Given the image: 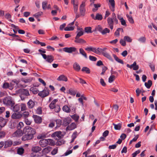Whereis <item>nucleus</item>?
<instances>
[{
    "mask_svg": "<svg viewBox=\"0 0 157 157\" xmlns=\"http://www.w3.org/2000/svg\"><path fill=\"white\" fill-rule=\"evenodd\" d=\"M36 133V130L30 126H26L23 130V135L21 140L23 141L30 140L34 137V135Z\"/></svg>",
    "mask_w": 157,
    "mask_h": 157,
    "instance_id": "nucleus-1",
    "label": "nucleus"
},
{
    "mask_svg": "<svg viewBox=\"0 0 157 157\" xmlns=\"http://www.w3.org/2000/svg\"><path fill=\"white\" fill-rule=\"evenodd\" d=\"M107 22L109 27L110 29L112 30L113 28L114 24H117L118 23V20L117 18L116 15L114 13H113L111 17H108L107 18Z\"/></svg>",
    "mask_w": 157,
    "mask_h": 157,
    "instance_id": "nucleus-2",
    "label": "nucleus"
},
{
    "mask_svg": "<svg viewBox=\"0 0 157 157\" xmlns=\"http://www.w3.org/2000/svg\"><path fill=\"white\" fill-rule=\"evenodd\" d=\"M3 102L4 104L9 105L10 107L15 104L14 102L12 100L11 98L9 97H6L4 98Z\"/></svg>",
    "mask_w": 157,
    "mask_h": 157,
    "instance_id": "nucleus-3",
    "label": "nucleus"
},
{
    "mask_svg": "<svg viewBox=\"0 0 157 157\" xmlns=\"http://www.w3.org/2000/svg\"><path fill=\"white\" fill-rule=\"evenodd\" d=\"M18 93L21 95L28 96L30 95L28 90L24 88H21L17 91Z\"/></svg>",
    "mask_w": 157,
    "mask_h": 157,
    "instance_id": "nucleus-4",
    "label": "nucleus"
},
{
    "mask_svg": "<svg viewBox=\"0 0 157 157\" xmlns=\"http://www.w3.org/2000/svg\"><path fill=\"white\" fill-rule=\"evenodd\" d=\"M49 94V90L46 89H44L42 91L38 93V95L42 98H44L48 96Z\"/></svg>",
    "mask_w": 157,
    "mask_h": 157,
    "instance_id": "nucleus-5",
    "label": "nucleus"
},
{
    "mask_svg": "<svg viewBox=\"0 0 157 157\" xmlns=\"http://www.w3.org/2000/svg\"><path fill=\"white\" fill-rule=\"evenodd\" d=\"M85 2H83L80 5L79 7V10L81 15L84 16L86 11L85 9Z\"/></svg>",
    "mask_w": 157,
    "mask_h": 157,
    "instance_id": "nucleus-6",
    "label": "nucleus"
},
{
    "mask_svg": "<svg viewBox=\"0 0 157 157\" xmlns=\"http://www.w3.org/2000/svg\"><path fill=\"white\" fill-rule=\"evenodd\" d=\"M63 50L66 52L70 53H72L73 52H76V48L74 47H65L63 48Z\"/></svg>",
    "mask_w": 157,
    "mask_h": 157,
    "instance_id": "nucleus-7",
    "label": "nucleus"
},
{
    "mask_svg": "<svg viewBox=\"0 0 157 157\" xmlns=\"http://www.w3.org/2000/svg\"><path fill=\"white\" fill-rule=\"evenodd\" d=\"M71 121V120L70 117H67L64 118L63 121V124H62L65 126H66L69 125V124H70Z\"/></svg>",
    "mask_w": 157,
    "mask_h": 157,
    "instance_id": "nucleus-8",
    "label": "nucleus"
},
{
    "mask_svg": "<svg viewBox=\"0 0 157 157\" xmlns=\"http://www.w3.org/2000/svg\"><path fill=\"white\" fill-rule=\"evenodd\" d=\"M39 143L41 147H44L48 145V141L47 139H43L40 140Z\"/></svg>",
    "mask_w": 157,
    "mask_h": 157,
    "instance_id": "nucleus-9",
    "label": "nucleus"
},
{
    "mask_svg": "<svg viewBox=\"0 0 157 157\" xmlns=\"http://www.w3.org/2000/svg\"><path fill=\"white\" fill-rule=\"evenodd\" d=\"M127 67L130 69H132V68H133V69L135 71L137 70L139 68L138 65H136V62H134L131 65L127 64Z\"/></svg>",
    "mask_w": 157,
    "mask_h": 157,
    "instance_id": "nucleus-10",
    "label": "nucleus"
},
{
    "mask_svg": "<svg viewBox=\"0 0 157 157\" xmlns=\"http://www.w3.org/2000/svg\"><path fill=\"white\" fill-rule=\"evenodd\" d=\"M35 122L37 124H40L42 121V119L40 117L36 115H33V116Z\"/></svg>",
    "mask_w": 157,
    "mask_h": 157,
    "instance_id": "nucleus-11",
    "label": "nucleus"
},
{
    "mask_svg": "<svg viewBox=\"0 0 157 157\" xmlns=\"http://www.w3.org/2000/svg\"><path fill=\"white\" fill-rule=\"evenodd\" d=\"M22 117V115L18 113H14L11 116V118L13 119H19Z\"/></svg>",
    "mask_w": 157,
    "mask_h": 157,
    "instance_id": "nucleus-12",
    "label": "nucleus"
},
{
    "mask_svg": "<svg viewBox=\"0 0 157 157\" xmlns=\"http://www.w3.org/2000/svg\"><path fill=\"white\" fill-rule=\"evenodd\" d=\"M13 105L10 107V109L14 112H17L20 110V107L18 105Z\"/></svg>",
    "mask_w": 157,
    "mask_h": 157,
    "instance_id": "nucleus-13",
    "label": "nucleus"
},
{
    "mask_svg": "<svg viewBox=\"0 0 157 157\" xmlns=\"http://www.w3.org/2000/svg\"><path fill=\"white\" fill-rule=\"evenodd\" d=\"M23 132H22V131L20 129H18L15 131L13 134V136L19 137L22 135Z\"/></svg>",
    "mask_w": 157,
    "mask_h": 157,
    "instance_id": "nucleus-14",
    "label": "nucleus"
},
{
    "mask_svg": "<svg viewBox=\"0 0 157 157\" xmlns=\"http://www.w3.org/2000/svg\"><path fill=\"white\" fill-rule=\"evenodd\" d=\"M76 127V125L75 123H72L69 125L66 128V130H72L75 129Z\"/></svg>",
    "mask_w": 157,
    "mask_h": 157,
    "instance_id": "nucleus-15",
    "label": "nucleus"
},
{
    "mask_svg": "<svg viewBox=\"0 0 157 157\" xmlns=\"http://www.w3.org/2000/svg\"><path fill=\"white\" fill-rule=\"evenodd\" d=\"M57 80L59 81L67 82L68 80V79L66 76L63 75H62L58 77L57 78Z\"/></svg>",
    "mask_w": 157,
    "mask_h": 157,
    "instance_id": "nucleus-16",
    "label": "nucleus"
},
{
    "mask_svg": "<svg viewBox=\"0 0 157 157\" xmlns=\"http://www.w3.org/2000/svg\"><path fill=\"white\" fill-rule=\"evenodd\" d=\"M61 132L60 131H56L54 132L52 135V137L55 138L56 137H57L59 139H60L61 137Z\"/></svg>",
    "mask_w": 157,
    "mask_h": 157,
    "instance_id": "nucleus-17",
    "label": "nucleus"
},
{
    "mask_svg": "<svg viewBox=\"0 0 157 157\" xmlns=\"http://www.w3.org/2000/svg\"><path fill=\"white\" fill-rule=\"evenodd\" d=\"M58 101V99H54L49 104V107L51 109H53L54 107L56 106V103Z\"/></svg>",
    "mask_w": 157,
    "mask_h": 157,
    "instance_id": "nucleus-18",
    "label": "nucleus"
},
{
    "mask_svg": "<svg viewBox=\"0 0 157 157\" xmlns=\"http://www.w3.org/2000/svg\"><path fill=\"white\" fill-rule=\"evenodd\" d=\"M27 105L29 109H32L34 106L35 103L32 99H30L27 103Z\"/></svg>",
    "mask_w": 157,
    "mask_h": 157,
    "instance_id": "nucleus-19",
    "label": "nucleus"
},
{
    "mask_svg": "<svg viewBox=\"0 0 157 157\" xmlns=\"http://www.w3.org/2000/svg\"><path fill=\"white\" fill-rule=\"evenodd\" d=\"M4 148H7L8 147H11L13 144L12 141L11 140H7L4 143Z\"/></svg>",
    "mask_w": 157,
    "mask_h": 157,
    "instance_id": "nucleus-20",
    "label": "nucleus"
},
{
    "mask_svg": "<svg viewBox=\"0 0 157 157\" xmlns=\"http://www.w3.org/2000/svg\"><path fill=\"white\" fill-rule=\"evenodd\" d=\"M7 121V119H5L1 117H0V123L2 127H4L6 124Z\"/></svg>",
    "mask_w": 157,
    "mask_h": 157,
    "instance_id": "nucleus-21",
    "label": "nucleus"
},
{
    "mask_svg": "<svg viewBox=\"0 0 157 157\" xmlns=\"http://www.w3.org/2000/svg\"><path fill=\"white\" fill-rule=\"evenodd\" d=\"M74 69L77 71H79L80 70V67L79 65L76 62L75 63L73 66Z\"/></svg>",
    "mask_w": 157,
    "mask_h": 157,
    "instance_id": "nucleus-22",
    "label": "nucleus"
},
{
    "mask_svg": "<svg viewBox=\"0 0 157 157\" xmlns=\"http://www.w3.org/2000/svg\"><path fill=\"white\" fill-rule=\"evenodd\" d=\"M75 42L76 43H85L86 42V41L84 40L81 38H75Z\"/></svg>",
    "mask_w": 157,
    "mask_h": 157,
    "instance_id": "nucleus-23",
    "label": "nucleus"
},
{
    "mask_svg": "<svg viewBox=\"0 0 157 157\" xmlns=\"http://www.w3.org/2000/svg\"><path fill=\"white\" fill-rule=\"evenodd\" d=\"M113 57L115 59L118 63H121L122 64H124V62L123 60L119 58L115 54H113Z\"/></svg>",
    "mask_w": 157,
    "mask_h": 157,
    "instance_id": "nucleus-24",
    "label": "nucleus"
},
{
    "mask_svg": "<svg viewBox=\"0 0 157 157\" xmlns=\"http://www.w3.org/2000/svg\"><path fill=\"white\" fill-rule=\"evenodd\" d=\"M54 59V57L52 56L48 55L46 61L50 63H51L53 61Z\"/></svg>",
    "mask_w": 157,
    "mask_h": 157,
    "instance_id": "nucleus-25",
    "label": "nucleus"
},
{
    "mask_svg": "<svg viewBox=\"0 0 157 157\" xmlns=\"http://www.w3.org/2000/svg\"><path fill=\"white\" fill-rule=\"evenodd\" d=\"M102 28L100 25H98L95 27L94 29L93 30V32L98 31L101 33L102 32Z\"/></svg>",
    "mask_w": 157,
    "mask_h": 157,
    "instance_id": "nucleus-26",
    "label": "nucleus"
},
{
    "mask_svg": "<svg viewBox=\"0 0 157 157\" xmlns=\"http://www.w3.org/2000/svg\"><path fill=\"white\" fill-rule=\"evenodd\" d=\"M152 85V82L151 80H149L147 82L145 83L144 85L147 89H149Z\"/></svg>",
    "mask_w": 157,
    "mask_h": 157,
    "instance_id": "nucleus-27",
    "label": "nucleus"
},
{
    "mask_svg": "<svg viewBox=\"0 0 157 157\" xmlns=\"http://www.w3.org/2000/svg\"><path fill=\"white\" fill-rule=\"evenodd\" d=\"M32 151L34 152H37L41 150L40 147L38 146L33 147L32 149Z\"/></svg>",
    "mask_w": 157,
    "mask_h": 157,
    "instance_id": "nucleus-28",
    "label": "nucleus"
},
{
    "mask_svg": "<svg viewBox=\"0 0 157 157\" xmlns=\"http://www.w3.org/2000/svg\"><path fill=\"white\" fill-rule=\"evenodd\" d=\"M24 152V149L23 147H21L18 148L17 149V153L20 155H22Z\"/></svg>",
    "mask_w": 157,
    "mask_h": 157,
    "instance_id": "nucleus-29",
    "label": "nucleus"
},
{
    "mask_svg": "<svg viewBox=\"0 0 157 157\" xmlns=\"http://www.w3.org/2000/svg\"><path fill=\"white\" fill-rule=\"evenodd\" d=\"M79 53L80 54L82 55L85 58H87V54L82 48H80L79 49Z\"/></svg>",
    "mask_w": 157,
    "mask_h": 157,
    "instance_id": "nucleus-30",
    "label": "nucleus"
},
{
    "mask_svg": "<svg viewBox=\"0 0 157 157\" xmlns=\"http://www.w3.org/2000/svg\"><path fill=\"white\" fill-rule=\"evenodd\" d=\"M30 91H32L34 94H37L39 91L38 89L35 87H32L29 89Z\"/></svg>",
    "mask_w": 157,
    "mask_h": 157,
    "instance_id": "nucleus-31",
    "label": "nucleus"
},
{
    "mask_svg": "<svg viewBox=\"0 0 157 157\" xmlns=\"http://www.w3.org/2000/svg\"><path fill=\"white\" fill-rule=\"evenodd\" d=\"M82 71L85 72L87 74H90V69L87 67H84L81 70Z\"/></svg>",
    "mask_w": 157,
    "mask_h": 157,
    "instance_id": "nucleus-32",
    "label": "nucleus"
},
{
    "mask_svg": "<svg viewBox=\"0 0 157 157\" xmlns=\"http://www.w3.org/2000/svg\"><path fill=\"white\" fill-rule=\"evenodd\" d=\"M63 110L66 113H70L71 112V109L67 105L64 106L62 108Z\"/></svg>",
    "mask_w": 157,
    "mask_h": 157,
    "instance_id": "nucleus-33",
    "label": "nucleus"
},
{
    "mask_svg": "<svg viewBox=\"0 0 157 157\" xmlns=\"http://www.w3.org/2000/svg\"><path fill=\"white\" fill-rule=\"evenodd\" d=\"M52 148L50 146H48L46 147L43 149L42 151L46 153H49L51 150Z\"/></svg>",
    "mask_w": 157,
    "mask_h": 157,
    "instance_id": "nucleus-34",
    "label": "nucleus"
},
{
    "mask_svg": "<svg viewBox=\"0 0 157 157\" xmlns=\"http://www.w3.org/2000/svg\"><path fill=\"white\" fill-rule=\"evenodd\" d=\"M103 18L102 15L98 13H97L96 14V16L95 17V20H98L101 21Z\"/></svg>",
    "mask_w": 157,
    "mask_h": 157,
    "instance_id": "nucleus-35",
    "label": "nucleus"
},
{
    "mask_svg": "<svg viewBox=\"0 0 157 157\" xmlns=\"http://www.w3.org/2000/svg\"><path fill=\"white\" fill-rule=\"evenodd\" d=\"M91 27H85L84 30L85 32L87 33H91L93 32V31H91Z\"/></svg>",
    "mask_w": 157,
    "mask_h": 157,
    "instance_id": "nucleus-36",
    "label": "nucleus"
},
{
    "mask_svg": "<svg viewBox=\"0 0 157 157\" xmlns=\"http://www.w3.org/2000/svg\"><path fill=\"white\" fill-rule=\"evenodd\" d=\"M102 54L105 57L108 58L110 60H112V57L111 56L106 52H102Z\"/></svg>",
    "mask_w": 157,
    "mask_h": 157,
    "instance_id": "nucleus-37",
    "label": "nucleus"
},
{
    "mask_svg": "<svg viewBox=\"0 0 157 157\" xmlns=\"http://www.w3.org/2000/svg\"><path fill=\"white\" fill-rule=\"evenodd\" d=\"M113 125L114 126V128L116 130H119L121 127V124L120 123L117 124L113 123Z\"/></svg>",
    "mask_w": 157,
    "mask_h": 157,
    "instance_id": "nucleus-38",
    "label": "nucleus"
},
{
    "mask_svg": "<svg viewBox=\"0 0 157 157\" xmlns=\"http://www.w3.org/2000/svg\"><path fill=\"white\" fill-rule=\"evenodd\" d=\"M29 113L28 111H25L22 114V117L24 119L27 118L29 116Z\"/></svg>",
    "mask_w": 157,
    "mask_h": 157,
    "instance_id": "nucleus-39",
    "label": "nucleus"
},
{
    "mask_svg": "<svg viewBox=\"0 0 157 157\" xmlns=\"http://www.w3.org/2000/svg\"><path fill=\"white\" fill-rule=\"evenodd\" d=\"M110 32L109 30L107 28H105L104 29H102V32L101 33L103 35H104L107 33H109Z\"/></svg>",
    "mask_w": 157,
    "mask_h": 157,
    "instance_id": "nucleus-40",
    "label": "nucleus"
},
{
    "mask_svg": "<svg viewBox=\"0 0 157 157\" xmlns=\"http://www.w3.org/2000/svg\"><path fill=\"white\" fill-rule=\"evenodd\" d=\"M124 40L128 42H131L132 41V39L131 38L128 36H124Z\"/></svg>",
    "mask_w": 157,
    "mask_h": 157,
    "instance_id": "nucleus-41",
    "label": "nucleus"
},
{
    "mask_svg": "<svg viewBox=\"0 0 157 157\" xmlns=\"http://www.w3.org/2000/svg\"><path fill=\"white\" fill-rule=\"evenodd\" d=\"M47 140L48 141V144L49 145L54 146L55 144V142L53 140L51 139H48Z\"/></svg>",
    "mask_w": 157,
    "mask_h": 157,
    "instance_id": "nucleus-42",
    "label": "nucleus"
},
{
    "mask_svg": "<svg viewBox=\"0 0 157 157\" xmlns=\"http://www.w3.org/2000/svg\"><path fill=\"white\" fill-rule=\"evenodd\" d=\"M43 15V12L41 11L35 14L33 16L36 18H37Z\"/></svg>",
    "mask_w": 157,
    "mask_h": 157,
    "instance_id": "nucleus-43",
    "label": "nucleus"
},
{
    "mask_svg": "<svg viewBox=\"0 0 157 157\" xmlns=\"http://www.w3.org/2000/svg\"><path fill=\"white\" fill-rule=\"evenodd\" d=\"M71 117L76 122L77 121L79 118V116L75 114L71 116Z\"/></svg>",
    "mask_w": 157,
    "mask_h": 157,
    "instance_id": "nucleus-44",
    "label": "nucleus"
},
{
    "mask_svg": "<svg viewBox=\"0 0 157 157\" xmlns=\"http://www.w3.org/2000/svg\"><path fill=\"white\" fill-rule=\"evenodd\" d=\"M57 127H59L62 123V121L60 119H57L56 121Z\"/></svg>",
    "mask_w": 157,
    "mask_h": 157,
    "instance_id": "nucleus-45",
    "label": "nucleus"
},
{
    "mask_svg": "<svg viewBox=\"0 0 157 157\" xmlns=\"http://www.w3.org/2000/svg\"><path fill=\"white\" fill-rule=\"evenodd\" d=\"M74 29V28L71 26H69L68 25L67 27L64 28V30L66 31H69L73 30Z\"/></svg>",
    "mask_w": 157,
    "mask_h": 157,
    "instance_id": "nucleus-46",
    "label": "nucleus"
},
{
    "mask_svg": "<svg viewBox=\"0 0 157 157\" xmlns=\"http://www.w3.org/2000/svg\"><path fill=\"white\" fill-rule=\"evenodd\" d=\"M48 2L47 1L43 2L42 3V8L44 10H45L47 8Z\"/></svg>",
    "mask_w": 157,
    "mask_h": 157,
    "instance_id": "nucleus-47",
    "label": "nucleus"
},
{
    "mask_svg": "<svg viewBox=\"0 0 157 157\" xmlns=\"http://www.w3.org/2000/svg\"><path fill=\"white\" fill-rule=\"evenodd\" d=\"M129 21L131 24H133L134 23V21L133 19L131 16H129L128 14L126 15Z\"/></svg>",
    "mask_w": 157,
    "mask_h": 157,
    "instance_id": "nucleus-48",
    "label": "nucleus"
},
{
    "mask_svg": "<svg viewBox=\"0 0 157 157\" xmlns=\"http://www.w3.org/2000/svg\"><path fill=\"white\" fill-rule=\"evenodd\" d=\"M21 111H24L27 109V107L25 104L22 103L21 105Z\"/></svg>",
    "mask_w": 157,
    "mask_h": 157,
    "instance_id": "nucleus-49",
    "label": "nucleus"
},
{
    "mask_svg": "<svg viewBox=\"0 0 157 157\" xmlns=\"http://www.w3.org/2000/svg\"><path fill=\"white\" fill-rule=\"evenodd\" d=\"M54 111L56 113L59 112L61 110L60 107L58 105H56V106L54 107Z\"/></svg>",
    "mask_w": 157,
    "mask_h": 157,
    "instance_id": "nucleus-50",
    "label": "nucleus"
},
{
    "mask_svg": "<svg viewBox=\"0 0 157 157\" xmlns=\"http://www.w3.org/2000/svg\"><path fill=\"white\" fill-rule=\"evenodd\" d=\"M94 6L95 8L93 9L92 11L95 12L98 10V7H99L101 6V5L99 4H94Z\"/></svg>",
    "mask_w": 157,
    "mask_h": 157,
    "instance_id": "nucleus-51",
    "label": "nucleus"
},
{
    "mask_svg": "<svg viewBox=\"0 0 157 157\" xmlns=\"http://www.w3.org/2000/svg\"><path fill=\"white\" fill-rule=\"evenodd\" d=\"M115 79V76L113 75H111L109 78V83L113 82Z\"/></svg>",
    "mask_w": 157,
    "mask_h": 157,
    "instance_id": "nucleus-52",
    "label": "nucleus"
},
{
    "mask_svg": "<svg viewBox=\"0 0 157 157\" xmlns=\"http://www.w3.org/2000/svg\"><path fill=\"white\" fill-rule=\"evenodd\" d=\"M73 3V8L74 12L75 13H76L77 12L78 10V5L75 4V3Z\"/></svg>",
    "mask_w": 157,
    "mask_h": 157,
    "instance_id": "nucleus-53",
    "label": "nucleus"
},
{
    "mask_svg": "<svg viewBox=\"0 0 157 157\" xmlns=\"http://www.w3.org/2000/svg\"><path fill=\"white\" fill-rule=\"evenodd\" d=\"M138 40L141 42L144 43L146 41V39L144 36H142L140 37Z\"/></svg>",
    "mask_w": 157,
    "mask_h": 157,
    "instance_id": "nucleus-54",
    "label": "nucleus"
},
{
    "mask_svg": "<svg viewBox=\"0 0 157 157\" xmlns=\"http://www.w3.org/2000/svg\"><path fill=\"white\" fill-rule=\"evenodd\" d=\"M36 113L40 114L42 113V109L41 107H39L37 108V109L36 110Z\"/></svg>",
    "mask_w": 157,
    "mask_h": 157,
    "instance_id": "nucleus-55",
    "label": "nucleus"
},
{
    "mask_svg": "<svg viewBox=\"0 0 157 157\" xmlns=\"http://www.w3.org/2000/svg\"><path fill=\"white\" fill-rule=\"evenodd\" d=\"M120 44L123 46H124L126 45V43L125 40L122 39H121L120 41Z\"/></svg>",
    "mask_w": 157,
    "mask_h": 157,
    "instance_id": "nucleus-56",
    "label": "nucleus"
},
{
    "mask_svg": "<svg viewBox=\"0 0 157 157\" xmlns=\"http://www.w3.org/2000/svg\"><path fill=\"white\" fill-rule=\"evenodd\" d=\"M9 84L8 82H5L3 85L2 88L4 89H7L9 87Z\"/></svg>",
    "mask_w": 157,
    "mask_h": 157,
    "instance_id": "nucleus-57",
    "label": "nucleus"
},
{
    "mask_svg": "<svg viewBox=\"0 0 157 157\" xmlns=\"http://www.w3.org/2000/svg\"><path fill=\"white\" fill-rule=\"evenodd\" d=\"M46 137V135L45 134L42 133L40 136H38L37 138L38 139H41L45 138Z\"/></svg>",
    "mask_w": 157,
    "mask_h": 157,
    "instance_id": "nucleus-58",
    "label": "nucleus"
},
{
    "mask_svg": "<svg viewBox=\"0 0 157 157\" xmlns=\"http://www.w3.org/2000/svg\"><path fill=\"white\" fill-rule=\"evenodd\" d=\"M6 132L4 131L0 132V139L4 137L6 135Z\"/></svg>",
    "mask_w": 157,
    "mask_h": 157,
    "instance_id": "nucleus-59",
    "label": "nucleus"
},
{
    "mask_svg": "<svg viewBox=\"0 0 157 157\" xmlns=\"http://www.w3.org/2000/svg\"><path fill=\"white\" fill-rule=\"evenodd\" d=\"M109 2L111 4L112 7L113 9L115 7V1L114 0H109Z\"/></svg>",
    "mask_w": 157,
    "mask_h": 157,
    "instance_id": "nucleus-60",
    "label": "nucleus"
},
{
    "mask_svg": "<svg viewBox=\"0 0 157 157\" xmlns=\"http://www.w3.org/2000/svg\"><path fill=\"white\" fill-rule=\"evenodd\" d=\"M65 142V141L63 140H61L60 141H57L56 144L58 145H61L62 144H64Z\"/></svg>",
    "mask_w": 157,
    "mask_h": 157,
    "instance_id": "nucleus-61",
    "label": "nucleus"
},
{
    "mask_svg": "<svg viewBox=\"0 0 157 157\" xmlns=\"http://www.w3.org/2000/svg\"><path fill=\"white\" fill-rule=\"evenodd\" d=\"M83 34V32L82 31H80L78 33L75 38H79L80 36H82Z\"/></svg>",
    "mask_w": 157,
    "mask_h": 157,
    "instance_id": "nucleus-62",
    "label": "nucleus"
},
{
    "mask_svg": "<svg viewBox=\"0 0 157 157\" xmlns=\"http://www.w3.org/2000/svg\"><path fill=\"white\" fill-rule=\"evenodd\" d=\"M69 93L71 95H75L76 93V91L72 90H69Z\"/></svg>",
    "mask_w": 157,
    "mask_h": 157,
    "instance_id": "nucleus-63",
    "label": "nucleus"
},
{
    "mask_svg": "<svg viewBox=\"0 0 157 157\" xmlns=\"http://www.w3.org/2000/svg\"><path fill=\"white\" fill-rule=\"evenodd\" d=\"M25 122L26 124L28 125H30L31 123V121L29 120L27 118L25 119Z\"/></svg>",
    "mask_w": 157,
    "mask_h": 157,
    "instance_id": "nucleus-64",
    "label": "nucleus"
}]
</instances>
